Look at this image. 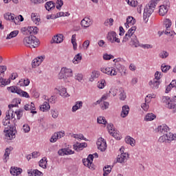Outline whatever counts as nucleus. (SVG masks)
<instances>
[{"label":"nucleus","instance_id":"1","mask_svg":"<svg viewBox=\"0 0 176 176\" xmlns=\"http://www.w3.org/2000/svg\"><path fill=\"white\" fill-rule=\"evenodd\" d=\"M160 2V0H151L144 8L143 19L146 20L152 14L156 8V5Z\"/></svg>","mask_w":176,"mask_h":176},{"label":"nucleus","instance_id":"2","mask_svg":"<svg viewBox=\"0 0 176 176\" xmlns=\"http://www.w3.org/2000/svg\"><path fill=\"white\" fill-rule=\"evenodd\" d=\"M23 43L24 46H26V47L35 49V47H38V46H39L40 43L38 38H36L35 36L30 35L23 38Z\"/></svg>","mask_w":176,"mask_h":176},{"label":"nucleus","instance_id":"3","mask_svg":"<svg viewBox=\"0 0 176 176\" xmlns=\"http://www.w3.org/2000/svg\"><path fill=\"white\" fill-rule=\"evenodd\" d=\"M17 131H16V128L10 127L4 129V133L6 135V138L7 140H13V138H16V133Z\"/></svg>","mask_w":176,"mask_h":176},{"label":"nucleus","instance_id":"4","mask_svg":"<svg viewBox=\"0 0 176 176\" xmlns=\"http://www.w3.org/2000/svg\"><path fill=\"white\" fill-rule=\"evenodd\" d=\"M107 38L111 43H120V38H118V34L115 32H109Z\"/></svg>","mask_w":176,"mask_h":176},{"label":"nucleus","instance_id":"5","mask_svg":"<svg viewBox=\"0 0 176 176\" xmlns=\"http://www.w3.org/2000/svg\"><path fill=\"white\" fill-rule=\"evenodd\" d=\"M96 145L98 146V149L100 151V152H105V151H107V142L104 138H100L98 139Z\"/></svg>","mask_w":176,"mask_h":176},{"label":"nucleus","instance_id":"6","mask_svg":"<svg viewBox=\"0 0 176 176\" xmlns=\"http://www.w3.org/2000/svg\"><path fill=\"white\" fill-rule=\"evenodd\" d=\"M164 24L166 28V31H163L162 34L164 33L168 36H173V31L170 30V27H171V21L170 19H166Z\"/></svg>","mask_w":176,"mask_h":176},{"label":"nucleus","instance_id":"7","mask_svg":"<svg viewBox=\"0 0 176 176\" xmlns=\"http://www.w3.org/2000/svg\"><path fill=\"white\" fill-rule=\"evenodd\" d=\"M158 133L164 135H168V134H172L170 132V128L167 125H161L157 127Z\"/></svg>","mask_w":176,"mask_h":176},{"label":"nucleus","instance_id":"8","mask_svg":"<svg viewBox=\"0 0 176 176\" xmlns=\"http://www.w3.org/2000/svg\"><path fill=\"white\" fill-rule=\"evenodd\" d=\"M45 60V56H40L34 58L32 62V68H36V67H39V65Z\"/></svg>","mask_w":176,"mask_h":176},{"label":"nucleus","instance_id":"9","mask_svg":"<svg viewBox=\"0 0 176 176\" xmlns=\"http://www.w3.org/2000/svg\"><path fill=\"white\" fill-rule=\"evenodd\" d=\"M129 153H122L120 155H118L117 157V162L118 163H126L127 160L129 159Z\"/></svg>","mask_w":176,"mask_h":176},{"label":"nucleus","instance_id":"10","mask_svg":"<svg viewBox=\"0 0 176 176\" xmlns=\"http://www.w3.org/2000/svg\"><path fill=\"white\" fill-rule=\"evenodd\" d=\"M92 24L93 22H91V19L88 17L84 18L80 22V25L82 27V28H89V27H90Z\"/></svg>","mask_w":176,"mask_h":176},{"label":"nucleus","instance_id":"11","mask_svg":"<svg viewBox=\"0 0 176 176\" xmlns=\"http://www.w3.org/2000/svg\"><path fill=\"white\" fill-rule=\"evenodd\" d=\"M4 19H6V20H9V21H12L16 25L19 24V21H17V18H16V16H14L12 13L8 12V13L4 15Z\"/></svg>","mask_w":176,"mask_h":176},{"label":"nucleus","instance_id":"12","mask_svg":"<svg viewBox=\"0 0 176 176\" xmlns=\"http://www.w3.org/2000/svg\"><path fill=\"white\" fill-rule=\"evenodd\" d=\"M148 85L151 89L153 90H156L159 89V86H160V80H156V79H153L149 81Z\"/></svg>","mask_w":176,"mask_h":176},{"label":"nucleus","instance_id":"13","mask_svg":"<svg viewBox=\"0 0 176 176\" xmlns=\"http://www.w3.org/2000/svg\"><path fill=\"white\" fill-rule=\"evenodd\" d=\"M64 41V35L63 34H57L56 36H54L52 41L51 43H61Z\"/></svg>","mask_w":176,"mask_h":176},{"label":"nucleus","instance_id":"14","mask_svg":"<svg viewBox=\"0 0 176 176\" xmlns=\"http://www.w3.org/2000/svg\"><path fill=\"white\" fill-rule=\"evenodd\" d=\"M86 146H87V143L86 142H83V143L76 142L75 144L73 145L74 150L76 151L77 152L82 151L83 148H86Z\"/></svg>","mask_w":176,"mask_h":176},{"label":"nucleus","instance_id":"15","mask_svg":"<svg viewBox=\"0 0 176 176\" xmlns=\"http://www.w3.org/2000/svg\"><path fill=\"white\" fill-rule=\"evenodd\" d=\"M23 173V169L17 167H11L10 168V174L12 175H16V176H19L20 174Z\"/></svg>","mask_w":176,"mask_h":176},{"label":"nucleus","instance_id":"16","mask_svg":"<svg viewBox=\"0 0 176 176\" xmlns=\"http://www.w3.org/2000/svg\"><path fill=\"white\" fill-rule=\"evenodd\" d=\"M63 72H64L65 76L67 78H72L74 76V73L72 72V69L67 68V67H63L61 69Z\"/></svg>","mask_w":176,"mask_h":176},{"label":"nucleus","instance_id":"17","mask_svg":"<svg viewBox=\"0 0 176 176\" xmlns=\"http://www.w3.org/2000/svg\"><path fill=\"white\" fill-rule=\"evenodd\" d=\"M113 67L117 69V71H118V72H120V74H122V72H124V74H126V69H124V66L120 65V63H116L113 65Z\"/></svg>","mask_w":176,"mask_h":176},{"label":"nucleus","instance_id":"18","mask_svg":"<svg viewBox=\"0 0 176 176\" xmlns=\"http://www.w3.org/2000/svg\"><path fill=\"white\" fill-rule=\"evenodd\" d=\"M129 112H130V107H129V105H124L121 111L122 118H126V116L129 115Z\"/></svg>","mask_w":176,"mask_h":176},{"label":"nucleus","instance_id":"19","mask_svg":"<svg viewBox=\"0 0 176 176\" xmlns=\"http://www.w3.org/2000/svg\"><path fill=\"white\" fill-rule=\"evenodd\" d=\"M58 79L64 80L66 83H69V79L67 78V76H65V74L63 71V69H60V72H59L58 75Z\"/></svg>","mask_w":176,"mask_h":176},{"label":"nucleus","instance_id":"20","mask_svg":"<svg viewBox=\"0 0 176 176\" xmlns=\"http://www.w3.org/2000/svg\"><path fill=\"white\" fill-rule=\"evenodd\" d=\"M167 12H168V7L167 6L162 5L160 6L159 13L160 16H164Z\"/></svg>","mask_w":176,"mask_h":176},{"label":"nucleus","instance_id":"21","mask_svg":"<svg viewBox=\"0 0 176 176\" xmlns=\"http://www.w3.org/2000/svg\"><path fill=\"white\" fill-rule=\"evenodd\" d=\"M28 174H29V176H43V173L42 172L39 171L38 169H35L33 170H28Z\"/></svg>","mask_w":176,"mask_h":176},{"label":"nucleus","instance_id":"22","mask_svg":"<svg viewBox=\"0 0 176 176\" xmlns=\"http://www.w3.org/2000/svg\"><path fill=\"white\" fill-rule=\"evenodd\" d=\"M45 8L46 10L50 12V10H53L54 9V8H56V6L54 4V2L47 1L45 5Z\"/></svg>","mask_w":176,"mask_h":176},{"label":"nucleus","instance_id":"23","mask_svg":"<svg viewBox=\"0 0 176 176\" xmlns=\"http://www.w3.org/2000/svg\"><path fill=\"white\" fill-rule=\"evenodd\" d=\"M83 107V102L82 101H77L76 102V104L74 106L72 107V112H76L78 109H80Z\"/></svg>","mask_w":176,"mask_h":176},{"label":"nucleus","instance_id":"24","mask_svg":"<svg viewBox=\"0 0 176 176\" xmlns=\"http://www.w3.org/2000/svg\"><path fill=\"white\" fill-rule=\"evenodd\" d=\"M156 119V116L152 113H147L144 118L145 122H151V120H155Z\"/></svg>","mask_w":176,"mask_h":176},{"label":"nucleus","instance_id":"25","mask_svg":"<svg viewBox=\"0 0 176 176\" xmlns=\"http://www.w3.org/2000/svg\"><path fill=\"white\" fill-rule=\"evenodd\" d=\"M166 107L169 109H174L173 112H176V108H175L176 102L175 101V98H173V101L170 100V102L168 103H167Z\"/></svg>","mask_w":176,"mask_h":176},{"label":"nucleus","instance_id":"26","mask_svg":"<svg viewBox=\"0 0 176 176\" xmlns=\"http://www.w3.org/2000/svg\"><path fill=\"white\" fill-rule=\"evenodd\" d=\"M131 43L133 46H135V47H138V46H140V41L137 39V36H132L131 38Z\"/></svg>","mask_w":176,"mask_h":176},{"label":"nucleus","instance_id":"27","mask_svg":"<svg viewBox=\"0 0 176 176\" xmlns=\"http://www.w3.org/2000/svg\"><path fill=\"white\" fill-rule=\"evenodd\" d=\"M40 109L43 112H47V111L50 109V104H49V102H44L43 104L40 107Z\"/></svg>","mask_w":176,"mask_h":176},{"label":"nucleus","instance_id":"28","mask_svg":"<svg viewBox=\"0 0 176 176\" xmlns=\"http://www.w3.org/2000/svg\"><path fill=\"white\" fill-rule=\"evenodd\" d=\"M82 163L84 166H85V167H88L90 170H94V166H93V164L91 163V162L89 161V160H82Z\"/></svg>","mask_w":176,"mask_h":176},{"label":"nucleus","instance_id":"29","mask_svg":"<svg viewBox=\"0 0 176 176\" xmlns=\"http://www.w3.org/2000/svg\"><path fill=\"white\" fill-rule=\"evenodd\" d=\"M10 83V78L4 79L2 77L0 78V87H5V86Z\"/></svg>","mask_w":176,"mask_h":176},{"label":"nucleus","instance_id":"30","mask_svg":"<svg viewBox=\"0 0 176 176\" xmlns=\"http://www.w3.org/2000/svg\"><path fill=\"white\" fill-rule=\"evenodd\" d=\"M103 176H108L109 174H111V172L112 171V168H111V166L107 165L103 168Z\"/></svg>","mask_w":176,"mask_h":176},{"label":"nucleus","instance_id":"31","mask_svg":"<svg viewBox=\"0 0 176 176\" xmlns=\"http://www.w3.org/2000/svg\"><path fill=\"white\" fill-rule=\"evenodd\" d=\"M125 142L126 144H129L131 146H134V145L135 144V140H134V138H133L130 136H128L125 138Z\"/></svg>","mask_w":176,"mask_h":176},{"label":"nucleus","instance_id":"32","mask_svg":"<svg viewBox=\"0 0 176 176\" xmlns=\"http://www.w3.org/2000/svg\"><path fill=\"white\" fill-rule=\"evenodd\" d=\"M19 86L21 87H25V86H28V85H30V79L28 78H25V79H21L19 80Z\"/></svg>","mask_w":176,"mask_h":176},{"label":"nucleus","instance_id":"33","mask_svg":"<svg viewBox=\"0 0 176 176\" xmlns=\"http://www.w3.org/2000/svg\"><path fill=\"white\" fill-rule=\"evenodd\" d=\"M80 61H82V54H77L74 56V58L72 62H73L74 64H79V63H80Z\"/></svg>","mask_w":176,"mask_h":176},{"label":"nucleus","instance_id":"34","mask_svg":"<svg viewBox=\"0 0 176 176\" xmlns=\"http://www.w3.org/2000/svg\"><path fill=\"white\" fill-rule=\"evenodd\" d=\"M19 30H14L11 32L6 37V39H12V38H16L19 35Z\"/></svg>","mask_w":176,"mask_h":176},{"label":"nucleus","instance_id":"35","mask_svg":"<svg viewBox=\"0 0 176 176\" xmlns=\"http://www.w3.org/2000/svg\"><path fill=\"white\" fill-rule=\"evenodd\" d=\"M119 96H120V100H121L122 101H124V100H126V93H124V90L123 89V88H119Z\"/></svg>","mask_w":176,"mask_h":176},{"label":"nucleus","instance_id":"36","mask_svg":"<svg viewBox=\"0 0 176 176\" xmlns=\"http://www.w3.org/2000/svg\"><path fill=\"white\" fill-rule=\"evenodd\" d=\"M72 43L73 45V49L74 50H76L78 47V44H76V34H74L72 36Z\"/></svg>","mask_w":176,"mask_h":176},{"label":"nucleus","instance_id":"37","mask_svg":"<svg viewBox=\"0 0 176 176\" xmlns=\"http://www.w3.org/2000/svg\"><path fill=\"white\" fill-rule=\"evenodd\" d=\"M100 74H98V72H92V74H91V78H89L90 82H94V79H97V78H98Z\"/></svg>","mask_w":176,"mask_h":176},{"label":"nucleus","instance_id":"38","mask_svg":"<svg viewBox=\"0 0 176 176\" xmlns=\"http://www.w3.org/2000/svg\"><path fill=\"white\" fill-rule=\"evenodd\" d=\"M59 94L61 96V97H69V94L67 93V89L65 88H62L59 91Z\"/></svg>","mask_w":176,"mask_h":176},{"label":"nucleus","instance_id":"39","mask_svg":"<svg viewBox=\"0 0 176 176\" xmlns=\"http://www.w3.org/2000/svg\"><path fill=\"white\" fill-rule=\"evenodd\" d=\"M9 155H10V149L9 148H7L3 155V160L5 163L8 162V159H9Z\"/></svg>","mask_w":176,"mask_h":176},{"label":"nucleus","instance_id":"40","mask_svg":"<svg viewBox=\"0 0 176 176\" xmlns=\"http://www.w3.org/2000/svg\"><path fill=\"white\" fill-rule=\"evenodd\" d=\"M18 94H19V96H21V97H25V98H30V95L28 94V93H27V91H24L21 89H19V91H18Z\"/></svg>","mask_w":176,"mask_h":176},{"label":"nucleus","instance_id":"41","mask_svg":"<svg viewBox=\"0 0 176 176\" xmlns=\"http://www.w3.org/2000/svg\"><path fill=\"white\" fill-rule=\"evenodd\" d=\"M126 2L133 8H135V6L138 5V1H137V0H126Z\"/></svg>","mask_w":176,"mask_h":176},{"label":"nucleus","instance_id":"42","mask_svg":"<svg viewBox=\"0 0 176 176\" xmlns=\"http://www.w3.org/2000/svg\"><path fill=\"white\" fill-rule=\"evenodd\" d=\"M46 160H47L46 157H44L39 161L38 164L40 167H42V168H46V164L47 163Z\"/></svg>","mask_w":176,"mask_h":176},{"label":"nucleus","instance_id":"43","mask_svg":"<svg viewBox=\"0 0 176 176\" xmlns=\"http://www.w3.org/2000/svg\"><path fill=\"white\" fill-rule=\"evenodd\" d=\"M10 119L9 117V113H6V119L3 120V126H8V124H10Z\"/></svg>","mask_w":176,"mask_h":176},{"label":"nucleus","instance_id":"44","mask_svg":"<svg viewBox=\"0 0 176 176\" xmlns=\"http://www.w3.org/2000/svg\"><path fill=\"white\" fill-rule=\"evenodd\" d=\"M126 23L130 25H134L135 24V19L133 16H129L126 19Z\"/></svg>","mask_w":176,"mask_h":176},{"label":"nucleus","instance_id":"45","mask_svg":"<svg viewBox=\"0 0 176 176\" xmlns=\"http://www.w3.org/2000/svg\"><path fill=\"white\" fill-rule=\"evenodd\" d=\"M23 112H24V110L23 109H19L15 111V113L16 115V118L18 120H20L21 118H23Z\"/></svg>","mask_w":176,"mask_h":176},{"label":"nucleus","instance_id":"46","mask_svg":"<svg viewBox=\"0 0 176 176\" xmlns=\"http://www.w3.org/2000/svg\"><path fill=\"white\" fill-rule=\"evenodd\" d=\"M135 30H137V27L132 26L126 32L129 35H131V36H134V33L135 32Z\"/></svg>","mask_w":176,"mask_h":176},{"label":"nucleus","instance_id":"47","mask_svg":"<svg viewBox=\"0 0 176 176\" xmlns=\"http://www.w3.org/2000/svg\"><path fill=\"white\" fill-rule=\"evenodd\" d=\"M98 123L100 124H107V120H105L104 117L100 116L97 119Z\"/></svg>","mask_w":176,"mask_h":176},{"label":"nucleus","instance_id":"48","mask_svg":"<svg viewBox=\"0 0 176 176\" xmlns=\"http://www.w3.org/2000/svg\"><path fill=\"white\" fill-rule=\"evenodd\" d=\"M170 68H171V66L170 65H166V64H162L161 65V70L162 72H167V71L170 70Z\"/></svg>","mask_w":176,"mask_h":176},{"label":"nucleus","instance_id":"49","mask_svg":"<svg viewBox=\"0 0 176 176\" xmlns=\"http://www.w3.org/2000/svg\"><path fill=\"white\" fill-rule=\"evenodd\" d=\"M32 21H34V23H35L36 24L37 23H39L41 21V19L38 18V16H36V14L32 13Z\"/></svg>","mask_w":176,"mask_h":176},{"label":"nucleus","instance_id":"50","mask_svg":"<svg viewBox=\"0 0 176 176\" xmlns=\"http://www.w3.org/2000/svg\"><path fill=\"white\" fill-rule=\"evenodd\" d=\"M58 140V133H55L50 138V142H56Z\"/></svg>","mask_w":176,"mask_h":176},{"label":"nucleus","instance_id":"51","mask_svg":"<svg viewBox=\"0 0 176 176\" xmlns=\"http://www.w3.org/2000/svg\"><path fill=\"white\" fill-rule=\"evenodd\" d=\"M107 129L109 134H112L114 131H116L115 128L113 127V124H109L107 125Z\"/></svg>","mask_w":176,"mask_h":176},{"label":"nucleus","instance_id":"52","mask_svg":"<svg viewBox=\"0 0 176 176\" xmlns=\"http://www.w3.org/2000/svg\"><path fill=\"white\" fill-rule=\"evenodd\" d=\"M109 75L110 76H116V75H118V72L115 69L114 67H110Z\"/></svg>","mask_w":176,"mask_h":176},{"label":"nucleus","instance_id":"53","mask_svg":"<svg viewBox=\"0 0 176 176\" xmlns=\"http://www.w3.org/2000/svg\"><path fill=\"white\" fill-rule=\"evenodd\" d=\"M105 80H101L98 82V89H104L105 87Z\"/></svg>","mask_w":176,"mask_h":176},{"label":"nucleus","instance_id":"54","mask_svg":"<svg viewBox=\"0 0 176 176\" xmlns=\"http://www.w3.org/2000/svg\"><path fill=\"white\" fill-rule=\"evenodd\" d=\"M110 135H112L114 138H116V140H121L122 136H120V135L119 133H118V132H116V131H114L113 132H112V134H110Z\"/></svg>","mask_w":176,"mask_h":176},{"label":"nucleus","instance_id":"55","mask_svg":"<svg viewBox=\"0 0 176 176\" xmlns=\"http://www.w3.org/2000/svg\"><path fill=\"white\" fill-rule=\"evenodd\" d=\"M51 115L54 119H57L58 118V111L56 109L51 110Z\"/></svg>","mask_w":176,"mask_h":176},{"label":"nucleus","instance_id":"56","mask_svg":"<svg viewBox=\"0 0 176 176\" xmlns=\"http://www.w3.org/2000/svg\"><path fill=\"white\" fill-rule=\"evenodd\" d=\"M109 107V102H103V104H100V108L104 111V109H108Z\"/></svg>","mask_w":176,"mask_h":176},{"label":"nucleus","instance_id":"57","mask_svg":"<svg viewBox=\"0 0 176 176\" xmlns=\"http://www.w3.org/2000/svg\"><path fill=\"white\" fill-rule=\"evenodd\" d=\"M100 71L103 72V74H106L107 75H109L110 71H111V67H102L100 69Z\"/></svg>","mask_w":176,"mask_h":176},{"label":"nucleus","instance_id":"58","mask_svg":"<svg viewBox=\"0 0 176 176\" xmlns=\"http://www.w3.org/2000/svg\"><path fill=\"white\" fill-rule=\"evenodd\" d=\"M8 89L11 91V93H16V94H19L18 91L20 90L17 87H10Z\"/></svg>","mask_w":176,"mask_h":176},{"label":"nucleus","instance_id":"59","mask_svg":"<svg viewBox=\"0 0 176 176\" xmlns=\"http://www.w3.org/2000/svg\"><path fill=\"white\" fill-rule=\"evenodd\" d=\"M46 1L47 0H30V2L34 5H38L39 3H44V2H46Z\"/></svg>","mask_w":176,"mask_h":176},{"label":"nucleus","instance_id":"60","mask_svg":"<svg viewBox=\"0 0 176 176\" xmlns=\"http://www.w3.org/2000/svg\"><path fill=\"white\" fill-rule=\"evenodd\" d=\"M75 79L78 82H82L83 80V75L82 74H78L75 76Z\"/></svg>","mask_w":176,"mask_h":176},{"label":"nucleus","instance_id":"61","mask_svg":"<svg viewBox=\"0 0 176 176\" xmlns=\"http://www.w3.org/2000/svg\"><path fill=\"white\" fill-rule=\"evenodd\" d=\"M73 136L74 138H76V140H86V138H85V136H83L82 134H74Z\"/></svg>","mask_w":176,"mask_h":176},{"label":"nucleus","instance_id":"62","mask_svg":"<svg viewBox=\"0 0 176 176\" xmlns=\"http://www.w3.org/2000/svg\"><path fill=\"white\" fill-rule=\"evenodd\" d=\"M160 57L161 58H167L168 57V52L164 51L160 54Z\"/></svg>","mask_w":176,"mask_h":176},{"label":"nucleus","instance_id":"63","mask_svg":"<svg viewBox=\"0 0 176 176\" xmlns=\"http://www.w3.org/2000/svg\"><path fill=\"white\" fill-rule=\"evenodd\" d=\"M133 37V36L126 33L125 36H124L123 38V40H122V42L124 43V42H127V41H129V39H131V38Z\"/></svg>","mask_w":176,"mask_h":176},{"label":"nucleus","instance_id":"64","mask_svg":"<svg viewBox=\"0 0 176 176\" xmlns=\"http://www.w3.org/2000/svg\"><path fill=\"white\" fill-rule=\"evenodd\" d=\"M23 129L24 133H30V130H31V128H30L28 124H24L23 126Z\"/></svg>","mask_w":176,"mask_h":176}]
</instances>
